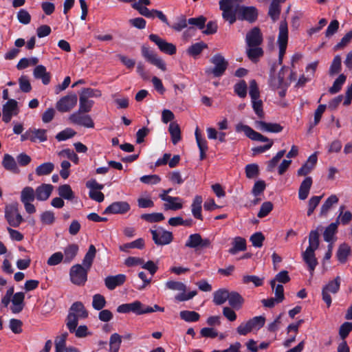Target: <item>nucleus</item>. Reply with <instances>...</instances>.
<instances>
[{
  "instance_id": "obj_1",
  "label": "nucleus",
  "mask_w": 352,
  "mask_h": 352,
  "mask_svg": "<svg viewBox=\"0 0 352 352\" xmlns=\"http://www.w3.org/2000/svg\"><path fill=\"white\" fill-rule=\"evenodd\" d=\"M235 130L237 133L244 132L245 135L252 140L267 142V144L263 146H258L252 148V151L253 155L264 153L268 151L273 145L272 140L255 131L248 125L243 124V123H239L236 125Z\"/></svg>"
},
{
  "instance_id": "obj_2",
  "label": "nucleus",
  "mask_w": 352,
  "mask_h": 352,
  "mask_svg": "<svg viewBox=\"0 0 352 352\" xmlns=\"http://www.w3.org/2000/svg\"><path fill=\"white\" fill-rule=\"evenodd\" d=\"M210 62L214 65V67L206 68L205 72L207 74H212L214 77H220L224 74L228 63L221 54H214Z\"/></svg>"
},
{
  "instance_id": "obj_3",
  "label": "nucleus",
  "mask_w": 352,
  "mask_h": 352,
  "mask_svg": "<svg viewBox=\"0 0 352 352\" xmlns=\"http://www.w3.org/2000/svg\"><path fill=\"white\" fill-rule=\"evenodd\" d=\"M288 43V28L286 21H282L279 25L277 44L278 46V63L282 65Z\"/></svg>"
},
{
  "instance_id": "obj_4",
  "label": "nucleus",
  "mask_w": 352,
  "mask_h": 352,
  "mask_svg": "<svg viewBox=\"0 0 352 352\" xmlns=\"http://www.w3.org/2000/svg\"><path fill=\"white\" fill-rule=\"evenodd\" d=\"M5 218L8 224L14 228H17L23 222V219L19 211V204L13 202L7 204L5 207Z\"/></svg>"
},
{
  "instance_id": "obj_5",
  "label": "nucleus",
  "mask_w": 352,
  "mask_h": 352,
  "mask_svg": "<svg viewBox=\"0 0 352 352\" xmlns=\"http://www.w3.org/2000/svg\"><path fill=\"white\" fill-rule=\"evenodd\" d=\"M152 239L157 245H166L170 244L173 240V234L162 227H156L155 229H151Z\"/></svg>"
},
{
  "instance_id": "obj_6",
  "label": "nucleus",
  "mask_w": 352,
  "mask_h": 352,
  "mask_svg": "<svg viewBox=\"0 0 352 352\" xmlns=\"http://www.w3.org/2000/svg\"><path fill=\"white\" fill-rule=\"evenodd\" d=\"M289 72V67L283 66L277 76L274 75V71L271 70L269 79V85L272 89L287 88L289 82L285 80V75Z\"/></svg>"
},
{
  "instance_id": "obj_7",
  "label": "nucleus",
  "mask_w": 352,
  "mask_h": 352,
  "mask_svg": "<svg viewBox=\"0 0 352 352\" xmlns=\"http://www.w3.org/2000/svg\"><path fill=\"white\" fill-rule=\"evenodd\" d=\"M341 279L340 276H336L333 280H330L326 284L322 290V300L329 307L331 305V297L330 293L336 294L340 289Z\"/></svg>"
},
{
  "instance_id": "obj_8",
  "label": "nucleus",
  "mask_w": 352,
  "mask_h": 352,
  "mask_svg": "<svg viewBox=\"0 0 352 352\" xmlns=\"http://www.w3.org/2000/svg\"><path fill=\"white\" fill-rule=\"evenodd\" d=\"M68 120L73 124L79 125L86 128H94V122L91 116L87 113L80 111L79 110L74 111L69 115Z\"/></svg>"
},
{
  "instance_id": "obj_9",
  "label": "nucleus",
  "mask_w": 352,
  "mask_h": 352,
  "mask_svg": "<svg viewBox=\"0 0 352 352\" xmlns=\"http://www.w3.org/2000/svg\"><path fill=\"white\" fill-rule=\"evenodd\" d=\"M88 271L82 265L76 264L73 265L69 272L71 281L77 285H84L87 280Z\"/></svg>"
},
{
  "instance_id": "obj_10",
  "label": "nucleus",
  "mask_w": 352,
  "mask_h": 352,
  "mask_svg": "<svg viewBox=\"0 0 352 352\" xmlns=\"http://www.w3.org/2000/svg\"><path fill=\"white\" fill-rule=\"evenodd\" d=\"M236 14L238 19L250 23L254 22L258 17V10L254 6H238Z\"/></svg>"
},
{
  "instance_id": "obj_11",
  "label": "nucleus",
  "mask_w": 352,
  "mask_h": 352,
  "mask_svg": "<svg viewBox=\"0 0 352 352\" xmlns=\"http://www.w3.org/2000/svg\"><path fill=\"white\" fill-rule=\"evenodd\" d=\"M78 97L75 94L62 97L56 104L57 110L61 113L70 111L77 104Z\"/></svg>"
},
{
  "instance_id": "obj_12",
  "label": "nucleus",
  "mask_w": 352,
  "mask_h": 352,
  "mask_svg": "<svg viewBox=\"0 0 352 352\" xmlns=\"http://www.w3.org/2000/svg\"><path fill=\"white\" fill-rule=\"evenodd\" d=\"M210 240L208 238L203 239L200 234H190L185 243V246L195 250L206 248L210 245Z\"/></svg>"
},
{
  "instance_id": "obj_13",
  "label": "nucleus",
  "mask_w": 352,
  "mask_h": 352,
  "mask_svg": "<svg viewBox=\"0 0 352 352\" xmlns=\"http://www.w3.org/2000/svg\"><path fill=\"white\" fill-rule=\"evenodd\" d=\"M149 39L157 45L162 52L168 55H173L176 53L177 50L175 45L173 43L166 42L158 35L151 34L149 35Z\"/></svg>"
},
{
  "instance_id": "obj_14",
  "label": "nucleus",
  "mask_w": 352,
  "mask_h": 352,
  "mask_svg": "<svg viewBox=\"0 0 352 352\" xmlns=\"http://www.w3.org/2000/svg\"><path fill=\"white\" fill-rule=\"evenodd\" d=\"M86 186L89 189V196L91 199L99 203L104 201V196L101 192L104 185L98 184L95 179H91L87 182Z\"/></svg>"
},
{
  "instance_id": "obj_15",
  "label": "nucleus",
  "mask_w": 352,
  "mask_h": 352,
  "mask_svg": "<svg viewBox=\"0 0 352 352\" xmlns=\"http://www.w3.org/2000/svg\"><path fill=\"white\" fill-rule=\"evenodd\" d=\"M144 305L139 300H135L131 303H125L119 305L117 307L118 313L126 314L132 312L136 315L144 314Z\"/></svg>"
},
{
  "instance_id": "obj_16",
  "label": "nucleus",
  "mask_w": 352,
  "mask_h": 352,
  "mask_svg": "<svg viewBox=\"0 0 352 352\" xmlns=\"http://www.w3.org/2000/svg\"><path fill=\"white\" fill-rule=\"evenodd\" d=\"M2 111V120L6 123H8L12 116L17 115L19 113L17 102L14 99L8 100L7 102L3 104Z\"/></svg>"
},
{
  "instance_id": "obj_17",
  "label": "nucleus",
  "mask_w": 352,
  "mask_h": 352,
  "mask_svg": "<svg viewBox=\"0 0 352 352\" xmlns=\"http://www.w3.org/2000/svg\"><path fill=\"white\" fill-rule=\"evenodd\" d=\"M131 210V206L127 201H120L111 204L104 211V214H124Z\"/></svg>"
},
{
  "instance_id": "obj_18",
  "label": "nucleus",
  "mask_w": 352,
  "mask_h": 352,
  "mask_svg": "<svg viewBox=\"0 0 352 352\" xmlns=\"http://www.w3.org/2000/svg\"><path fill=\"white\" fill-rule=\"evenodd\" d=\"M142 54L151 64L155 65L162 71L166 70V64L157 55L151 50L148 47L143 46L142 47Z\"/></svg>"
},
{
  "instance_id": "obj_19",
  "label": "nucleus",
  "mask_w": 352,
  "mask_h": 352,
  "mask_svg": "<svg viewBox=\"0 0 352 352\" xmlns=\"http://www.w3.org/2000/svg\"><path fill=\"white\" fill-rule=\"evenodd\" d=\"M262 43L263 35L258 28L254 27L247 33L245 36L246 47L260 46Z\"/></svg>"
},
{
  "instance_id": "obj_20",
  "label": "nucleus",
  "mask_w": 352,
  "mask_h": 352,
  "mask_svg": "<svg viewBox=\"0 0 352 352\" xmlns=\"http://www.w3.org/2000/svg\"><path fill=\"white\" fill-rule=\"evenodd\" d=\"M126 280V275L122 274L115 276H108L104 278V285L108 289L113 290L117 287L122 285Z\"/></svg>"
},
{
  "instance_id": "obj_21",
  "label": "nucleus",
  "mask_w": 352,
  "mask_h": 352,
  "mask_svg": "<svg viewBox=\"0 0 352 352\" xmlns=\"http://www.w3.org/2000/svg\"><path fill=\"white\" fill-rule=\"evenodd\" d=\"M255 126L263 132L279 133L283 130V126L279 124L265 122L261 120L255 121Z\"/></svg>"
},
{
  "instance_id": "obj_22",
  "label": "nucleus",
  "mask_w": 352,
  "mask_h": 352,
  "mask_svg": "<svg viewBox=\"0 0 352 352\" xmlns=\"http://www.w3.org/2000/svg\"><path fill=\"white\" fill-rule=\"evenodd\" d=\"M54 186L51 184H43L38 186L35 191L36 199L40 201H44L48 199L51 195Z\"/></svg>"
},
{
  "instance_id": "obj_23",
  "label": "nucleus",
  "mask_w": 352,
  "mask_h": 352,
  "mask_svg": "<svg viewBox=\"0 0 352 352\" xmlns=\"http://www.w3.org/2000/svg\"><path fill=\"white\" fill-rule=\"evenodd\" d=\"M318 162L316 153L311 154L302 166L298 169V173L300 175H307L314 168Z\"/></svg>"
},
{
  "instance_id": "obj_24",
  "label": "nucleus",
  "mask_w": 352,
  "mask_h": 352,
  "mask_svg": "<svg viewBox=\"0 0 352 352\" xmlns=\"http://www.w3.org/2000/svg\"><path fill=\"white\" fill-rule=\"evenodd\" d=\"M25 294L23 292L15 293L12 298L10 310L13 314L20 313L24 307Z\"/></svg>"
},
{
  "instance_id": "obj_25",
  "label": "nucleus",
  "mask_w": 352,
  "mask_h": 352,
  "mask_svg": "<svg viewBox=\"0 0 352 352\" xmlns=\"http://www.w3.org/2000/svg\"><path fill=\"white\" fill-rule=\"evenodd\" d=\"M79 250V247L76 243H71L67 245L63 250V263H70L76 256Z\"/></svg>"
},
{
  "instance_id": "obj_26",
  "label": "nucleus",
  "mask_w": 352,
  "mask_h": 352,
  "mask_svg": "<svg viewBox=\"0 0 352 352\" xmlns=\"http://www.w3.org/2000/svg\"><path fill=\"white\" fill-rule=\"evenodd\" d=\"M315 250L307 248L306 250L302 253V258L308 265L311 275L313 274V272L316 265H318V261L315 256Z\"/></svg>"
},
{
  "instance_id": "obj_27",
  "label": "nucleus",
  "mask_w": 352,
  "mask_h": 352,
  "mask_svg": "<svg viewBox=\"0 0 352 352\" xmlns=\"http://www.w3.org/2000/svg\"><path fill=\"white\" fill-rule=\"evenodd\" d=\"M203 198L201 195H196L191 204V212L192 216L199 220H203L201 214Z\"/></svg>"
},
{
  "instance_id": "obj_28",
  "label": "nucleus",
  "mask_w": 352,
  "mask_h": 352,
  "mask_svg": "<svg viewBox=\"0 0 352 352\" xmlns=\"http://www.w3.org/2000/svg\"><path fill=\"white\" fill-rule=\"evenodd\" d=\"M34 77L41 79L44 85H48L50 82V74L47 72L46 67L42 65H37L34 69Z\"/></svg>"
},
{
  "instance_id": "obj_29",
  "label": "nucleus",
  "mask_w": 352,
  "mask_h": 352,
  "mask_svg": "<svg viewBox=\"0 0 352 352\" xmlns=\"http://www.w3.org/2000/svg\"><path fill=\"white\" fill-rule=\"evenodd\" d=\"M228 300L230 306L235 309H241L244 302L243 298L236 292H230Z\"/></svg>"
},
{
  "instance_id": "obj_30",
  "label": "nucleus",
  "mask_w": 352,
  "mask_h": 352,
  "mask_svg": "<svg viewBox=\"0 0 352 352\" xmlns=\"http://www.w3.org/2000/svg\"><path fill=\"white\" fill-rule=\"evenodd\" d=\"M232 247L229 250L231 254H236L238 252L246 250V241L241 236H236L232 243Z\"/></svg>"
},
{
  "instance_id": "obj_31",
  "label": "nucleus",
  "mask_w": 352,
  "mask_h": 352,
  "mask_svg": "<svg viewBox=\"0 0 352 352\" xmlns=\"http://www.w3.org/2000/svg\"><path fill=\"white\" fill-rule=\"evenodd\" d=\"M166 199L167 201L164 206L166 210H177L183 208V201L179 197H170Z\"/></svg>"
},
{
  "instance_id": "obj_32",
  "label": "nucleus",
  "mask_w": 352,
  "mask_h": 352,
  "mask_svg": "<svg viewBox=\"0 0 352 352\" xmlns=\"http://www.w3.org/2000/svg\"><path fill=\"white\" fill-rule=\"evenodd\" d=\"M311 185V177H305L299 188L298 197L300 199L305 200L307 198Z\"/></svg>"
},
{
  "instance_id": "obj_33",
  "label": "nucleus",
  "mask_w": 352,
  "mask_h": 352,
  "mask_svg": "<svg viewBox=\"0 0 352 352\" xmlns=\"http://www.w3.org/2000/svg\"><path fill=\"white\" fill-rule=\"evenodd\" d=\"M96 249L94 245H91L89 247L87 252L85 254V257L82 260V267L89 270L94 258L96 256Z\"/></svg>"
},
{
  "instance_id": "obj_34",
  "label": "nucleus",
  "mask_w": 352,
  "mask_h": 352,
  "mask_svg": "<svg viewBox=\"0 0 352 352\" xmlns=\"http://www.w3.org/2000/svg\"><path fill=\"white\" fill-rule=\"evenodd\" d=\"M230 292L226 289H219L213 294V302L216 305H221L229 298Z\"/></svg>"
},
{
  "instance_id": "obj_35",
  "label": "nucleus",
  "mask_w": 352,
  "mask_h": 352,
  "mask_svg": "<svg viewBox=\"0 0 352 352\" xmlns=\"http://www.w3.org/2000/svg\"><path fill=\"white\" fill-rule=\"evenodd\" d=\"M246 54L251 61L256 63L263 55V50L260 46L246 47Z\"/></svg>"
},
{
  "instance_id": "obj_36",
  "label": "nucleus",
  "mask_w": 352,
  "mask_h": 352,
  "mask_svg": "<svg viewBox=\"0 0 352 352\" xmlns=\"http://www.w3.org/2000/svg\"><path fill=\"white\" fill-rule=\"evenodd\" d=\"M339 224V218H337L336 222L331 223L324 230L323 237L324 241L332 243L333 236L336 232L338 225Z\"/></svg>"
},
{
  "instance_id": "obj_37",
  "label": "nucleus",
  "mask_w": 352,
  "mask_h": 352,
  "mask_svg": "<svg viewBox=\"0 0 352 352\" xmlns=\"http://www.w3.org/2000/svg\"><path fill=\"white\" fill-rule=\"evenodd\" d=\"M208 47V45L206 43H205L203 41L195 43L192 45H191L188 49H187V53L188 55L196 58L197 56H199L202 51L204 49H206Z\"/></svg>"
},
{
  "instance_id": "obj_38",
  "label": "nucleus",
  "mask_w": 352,
  "mask_h": 352,
  "mask_svg": "<svg viewBox=\"0 0 352 352\" xmlns=\"http://www.w3.org/2000/svg\"><path fill=\"white\" fill-rule=\"evenodd\" d=\"M168 131L171 136V140L174 145L181 140V130L176 122H170L168 126Z\"/></svg>"
},
{
  "instance_id": "obj_39",
  "label": "nucleus",
  "mask_w": 352,
  "mask_h": 352,
  "mask_svg": "<svg viewBox=\"0 0 352 352\" xmlns=\"http://www.w3.org/2000/svg\"><path fill=\"white\" fill-rule=\"evenodd\" d=\"M3 166L14 173H16L18 170L15 159L10 154H5L2 161Z\"/></svg>"
},
{
  "instance_id": "obj_40",
  "label": "nucleus",
  "mask_w": 352,
  "mask_h": 352,
  "mask_svg": "<svg viewBox=\"0 0 352 352\" xmlns=\"http://www.w3.org/2000/svg\"><path fill=\"white\" fill-rule=\"evenodd\" d=\"M69 312H73L80 319L86 318L88 316V312L85 308L83 304L80 302H76L70 307Z\"/></svg>"
},
{
  "instance_id": "obj_41",
  "label": "nucleus",
  "mask_w": 352,
  "mask_h": 352,
  "mask_svg": "<svg viewBox=\"0 0 352 352\" xmlns=\"http://www.w3.org/2000/svg\"><path fill=\"white\" fill-rule=\"evenodd\" d=\"M338 197L336 195H332L329 197L320 208V215L325 216L332 206L338 202Z\"/></svg>"
},
{
  "instance_id": "obj_42",
  "label": "nucleus",
  "mask_w": 352,
  "mask_h": 352,
  "mask_svg": "<svg viewBox=\"0 0 352 352\" xmlns=\"http://www.w3.org/2000/svg\"><path fill=\"white\" fill-rule=\"evenodd\" d=\"M36 198L35 191L32 187L24 188L21 192V201L23 204L32 202Z\"/></svg>"
},
{
  "instance_id": "obj_43",
  "label": "nucleus",
  "mask_w": 352,
  "mask_h": 352,
  "mask_svg": "<svg viewBox=\"0 0 352 352\" xmlns=\"http://www.w3.org/2000/svg\"><path fill=\"white\" fill-rule=\"evenodd\" d=\"M122 343V337L117 333H113L109 338V352H118Z\"/></svg>"
},
{
  "instance_id": "obj_44",
  "label": "nucleus",
  "mask_w": 352,
  "mask_h": 352,
  "mask_svg": "<svg viewBox=\"0 0 352 352\" xmlns=\"http://www.w3.org/2000/svg\"><path fill=\"white\" fill-rule=\"evenodd\" d=\"M195 135L200 152V158L203 160L205 157L206 151L208 150L207 142L200 136L198 129H196Z\"/></svg>"
},
{
  "instance_id": "obj_45",
  "label": "nucleus",
  "mask_w": 352,
  "mask_h": 352,
  "mask_svg": "<svg viewBox=\"0 0 352 352\" xmlns=\"http://www.w3.org/2000/svg\"><path fill=\"white\" fill-rule=\"evenodd\" d=\"M179 316L183 320L188 322L198 321L200 318V315L197 312L187 310L180 311Z\"/></svg>"
},
{
  "instance_id": "obj_46",
  "label": "nucleus",
  "mask_w": 352,
  "mask_h": 352,
  "mask_svg": "<svg viewBox=\"0 0 352 352\" xmlns=\"http://www.w3.org/2000/svg\"><path fill=\"white\" fill-rule=\"evenodd\" d=\"M346 79V76L344 74H340L339 76L333 82V85L329 88V92L332 94H335L339 92L341 90L342 85L345 82Z\"/></svg>"
},
{
  "instance_id": "obj_47",
  "label": "nucleus",
  "mask_w": 352,
  "mask_h": 352,
  "mask_svg": "<svg viewBox=\"0 0 352 352\" xmlns=\"http://www.w3.org/2000/svg\"><path fill=\"white\" fill-rule=\"evenodd\" d=\"M342 58L340 55H336L330 65L329 74L330 76L338 74L341 70Z\"/></svg>"
},
{
  "instance_id": "obj_48",
  "label": "nucleus",
  "mask_w": 352,
  "mask_h": 352,
  "mask_svg": "<svg viewBox=\"0 0 352 352\" xmlns=\"http://www.w3.org/2000/svg\"><path fill=\"white\" fill-rule=\"evenodd\" d=\"M94 104V100H89L80 95L79 98V109L80 111L85 113H89L91 111L93 105Z\"/></svg>"
},
{
  "instance_id": "obj_49",
  "label": "nucleus",
  "mask_w": 352,
  "mask_h": 352,
  "mask_svg": "<svg viewBox=\"0 0 352 352\" xmlns=\"http://www.w3.org/2000/svg\"><path fill=\"white\" fill-rule=\"evenodd\" d=\"M78 316L73 312H69L67 318L66 325L70 333H74V331L77 328L78 320Z\"/></svg>"
},
{
  "instance_id": "obj_50",
  "label": "nucleus",
  "mask_w": 352,
  "mask_h": 352,
  "mask_svg": "<svg viewBox=\"0 0 352 352\" xmlns=\"http://www.w3.org/2000/svg\"><path fill=\"white\" fill-rule=\"evenodd\" d=\"M58 190L59 196L65 199L72 200L74 197V192L69 185H61Z\"/></svg>"
},
{
  "instance_id": "obj_51",
  "label": "nucleus",
  "mask_w": 352,
  "mask_h": 352,
  "mask_svg": "<svg viewBox=\"0 0 352 352\" xmlns=\"http://www.w3.org/2000/svg\"><path fill=\"white\" fill-rule=\"evenodd\" d=\"M242 282L244 284L252 283L255 287H259L263 285L264 283V278L254 275H245L242 278Z\"/></svg>"
},
{
  "instance_id": "obj_52",
  "label": "nucleus",
  "mask_w": 352,
  "mask_h": 352,
  "mask_svg": "<svg viewBox=\"0 0 352 352\" xmlns=\"http://www.w3.org/2000/svg\"><path fill=\"white\" fill-rule=\"evenodd\" d=\"M54 168V166L52 162L43 163L36 168V173L38 175H46L50 174Z\"/></svg>"
},
{
  "instance_id": "obj_53",
  "label": "nucleus",
  "mask_w": 352,
  "mask_h": 352,
  "mask_svg": "<svg viewBox=\"0 0 352 352\" xmlns=\"http://www.w3.org/2000/svg\"><path fill=\"white\" fill-rule=\"evenodd\" d=\"M107 302L104 297L97 294L94 295L92 300V307L96 310H102L106 306Z\"/></svg>"
},
{
  "instance_id": "obj_54",
  "label": "nucleus",
  "mask_w": 352,
  "mask_h": 352,
  "mask_svg": "<svg viewBox=\"0 0 352 352\" xmlns=\"http://www.w3.org/2000/svg\"><path fill=\"white\" fill-rule=\"evenodd\" d=\"M76 134V132L72 128H66L56 134V139L59 142L65 141L73 138Z\"/></svg>"
},
{
  "instance_id": "obj_55",
  "label": "nucleus",
  "mask_w": 352,
  "mask_h": 352,
  "mask_svg": "<svg viewBox=\"0 0 352 352\" xmlns=\"http://www.w3.org/2000/svg\"><path fill=\"white\" fill-rule=\"evenodd\" d=\"M290 280V278L288 275V272L287 271H281L278 274H277L275 276V278L270 281V285L272 289L274 288V286L276 285V282H279L281 283H286L289 282Z\"/></svg>"
},
{
  "instance_id": "obj_56",
  "label": "nucleus",
  "mask_w": 352,
  "mask_h": 352,
  "mask_svg": "<svg viewBox=\"0 0 352 352\" xmlns=\"http://www.w3.org/2000/svg\"><path fill=\"white\" fill-rule=\"evenodd\" d=\"M248 322L250 324V327H252L253 331L258 330L264 326L265 322V318L262 316H255L250 319Z\"/></svg>"
},
{
  "instance_id": "obj_57",
  "label": "nucleus",
  "mask_w": 352,
  "mask_h": 352,
  "mask_svg": "<svg viewBox=\"0 0 352 352\" xmlns=\"http://www.w3.org/2000/svg\"><path fill=\"white\" fill-rule=\"evenodd\" d=\"M319 246V234L317 230H312L309 234V246L307 248L316 250Z\"/></svg>"
},
{
  "instance_id": "obj_58",
  "label": "nucleus",
  "mask_w": 352,
  "mask_h": 352,
  "mask_svg": "<svg viewBox=\"0 0 352 352\" xmlns=\"http://www.w3.org/2000/svg\"><path fill=\"white\" fill-rule=\"evenodd\" d=\"M141 218L149 223L160 222L164 219V214L160 212L143 214Z\"/></svg>"
},
{
  "instance_id": "obj_59",
  "label": "nucleus",
  "mask_w": 352,
  "mask_h": 352,
  "mask_svg": "<svg viewBox=\"0 0 352 352\" xmlns=\"http://www.w3.org/2000/svg\"><path fill=\"white\" fill-rule=\"evenodd\" d=\"M344 207L341 206L339 208L340 214L338 217L339 218V223L342 225H347L352 219V214L349 211L343 212Z\"/></svg>"
},
{
  "instance_id": "obj_60",
  "label": "nucleus",
  "mask_w": 352,
  "mask_h": 352,
  "mask_svg": "<svg viewBox=\"0 0 352 352\" xmlns=\"http://www.w3.org/2000/svg\"><path fill=\"white\" fill-rule=\"evenodd\" d=\"M236 9L234 10L233 8H231L222 11V17L230 25L233 24L236 21Z\"/></svg>"
},
{
  "instance_id": "obj_61",
  "label": "nucleus",
  "mask_w": 352,
  "mask_h": 352,
  "mask_svg": "<svg viewBox=\"0 0 352 352\" xmlns=\"http://www.w3.org/2000/svg\"><path fill=\"white\" fill-rule=\"evenodd\" d=\"M252 109L256 113V115L259 118H263L264 117V112L263 109V102L259 98H256V100H251Z\"/></svg>"
},
{
  "instance_id": "obj_62",
  "label": "nucleus",
  "mask_w": 352,
  "mask_h": 352,
  "mask_svg": "<svg viewBox=\"0 0 352 352\" xmlns=\"http://www.w3.org/2000/svg\"><path fill=\"white\" fill-rule=\"evenodd\" d=\"M61 262H63V254L61 252H56L48 258L47 264L49 266H55Z\"/></svg>"
},
{
  "instance_id": "obj_63",
  "label": "nucleus",
  "mask_w": 352,
  "mask_h": 352,
  "mask_svg": "<svg viewBox=\"0 0 352 352\" xmlns=\"http://www.w3.org/2000/svg\"><path fill=\"white\" fill-rule=\"evenodd\" d=\"M32 142H35L37 140L39 142H45L47 140V137L46 135L47 131L45 129H32Z\"/></svg>"
},
{
  "instance_id": "obj_64",
  "label": "nucleus",
  "mask_w": 352,
  "mask_h": 352,
  "mask_svg": "<svg viewBox=\"0 0 352 352\" xmlns=\"http://www.w3.org/2000/svg\"><path fill=\"white\" fill-rule=\"evenodd\" d=\"M280 13V6L276 3L272 2L269 8L268 14L273 21H276L278 19Z\"/></svg>"
}]
</instances>
